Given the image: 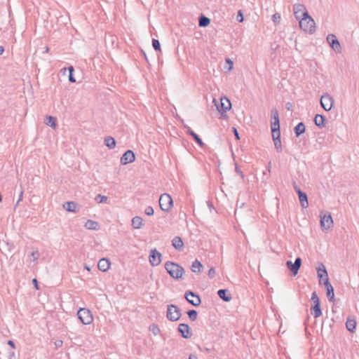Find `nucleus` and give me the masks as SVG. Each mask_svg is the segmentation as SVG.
Returning a JSON list of instances; mask_svg holds the SVG:
<instances>
[{
	"instance_id": "nucleus-1",
	"label": "nucleus",
	"mask_w": 359,
	"mask_h": 359,
	"mask_svg": "<svg viewBox=\"0 0 359 359\" xmlns=\"http://www.w3.org/2000/svg\"><path fill=\"white\" fill-rule=\"evenodd\" d=\"M165 269L169 275L174 279H180L182 278L184 273V269L182 266L172 262H167L165 263Z\"/></svg>"
},
{
	"instance_id": "nucleus-2",
	"label": "nucleus",
	"mask_w": 359,
	"mask_h": 359,
	"mask_svg": "<svg viewBox=\"0 0 359 359\" xmlns=\"http://www.w3.org/2000/svg\"><path fill=\"white\" fill-rule=\"evenodd\" d=\"M299 27L304 32H309V34H313L316 32L315 21L309 15L301 18Z\"/></svg>"
},
{
	"instance_id": "nucleus-3",
	"label": "nucleus",
	"mask_w": 359,
	"mask_h": 359,
	"mask_svg": "<svg viewBox=\"0 0 359 359\" xmlns=\"http://www.w3.org/2000/svg\"><path fill=\"white\" fill-rule=\"evenodd\" d=\"M311 300L313 303V306L311 307V313L315 318H317L322 315V311L320 301L316 291L313 292Z\"/></svg>"
},
{
	"instance_id": "nucleus-4",
	"label": "nucleus",
	"mask_w": 359,
	"mask_h": 359,
	"mask_svg": "<svg viewBox=\"0 0 359 359\" xmlns=\"http://www.w3.org/2000/svg\"><path fill=\"white\" fill-rule=\"evenodd\" d=\"M159 205L164 212H169L173 205V201L171 196L166 193L161 195L159 198Z\"/></svg>"
},
{
	"instance_id": "nucleus-5",
	"label": "nucleus",
	"mask_w": 359,
	"mask_h": 359,
	"mask_svg": "<svg viewBox=\"0 0 359 359\" xmlns=\"http://www.w3.org/2000/svg\"><path fill=\"white\" fill-rule=\"evenodd\" d=\"M77 316L83 325H90L93 320L91 311L86 308H81L77 312Z\"/></svg>"
},
{
	"instance_id": "nucleus-6",
	"label": "nucleus",
	"mask_w": 359,
	"mask_h": 359,
	"mask_svg": "<svg viewBox=\"0 0 359 359\" xmlns=\"http://www.w3.org/2000/svg\"><path fill=\"white\" fill-rule=\"evenodd\" d=\"M182 316L180 309L174 304H169L167 309L166 317L170 321L178 320Z\"/></svg>"
},
{
	"instance_id": "nucleus-7",
	"label": "nucleus",
	"mask_w": 359,
	"mask_h": 359,
	"mask_svg": "<svg viewBox=\"0 0 359 359\" xmlns=\"http://www.w3.org/2000/svg\"><path fill=\"white\" fill-rule=\"evenodd\" d=\"M213 102L221 114H224V113L226 112L231 107L230 100L226 97H221L219 103L216 100V99L213 100Z\"/></svg>"
},
{
	"instance_id": "nucleus-8",
	"label": "nucleus",
	"mask_w": 359,
	"mask_h": 359,
	"mask_svg": "<svg viewBox=\"0 0 359 359\" xmlns=\"http://www.w3.org/2000/svg\"><path fill=\"white\" fill-rule=\"evenodd\" d=\"M184 298L190 304L194 306H198L201 303L200 296L190 290H188L185 292Z\"/></svg>"
},
{
	"instance_id": "nucleus-9",
	"label": "nucleus",
	"mask_w": 359,
	"mask_h": 359,
	"mask_svg": "<svg viewBox=\"0 0 359 359\" xmlns=\"http://www.w3.org/2000/svg\"><path fill=\"white\" fill-rule=\"evenodd\" d=\"M326 40L332 50L337 53H341V47L337 36L333 34L327 36Z\"/></svg>"
},
{
	"instance_id": "nucleus-10",
	"label": "nucleus",
	"mask_w": 359,
	"mask_h": 359,
	"mask_svg": "<svg viewBox=\"0 0 359 359\" xmlns=\"http://www.w3.org/2000/svg\"><path fill=\"white\" fill-rule=\"evenodd\" d=\"M294 14L297 20H300L302 18L309 15L306 7L303 4H297L293 6Z\"/></svg>"
},
{
	"instance_id": "nucleus-11",
	"label": "nucleus",
	"mask_w": 359,
	"mask_h": 359,
	"mask_svg": "<svg viewBox=\"0 0 359 359\" xmlns=\"http://www.w3.org/2000/svg\"><path fill=\"white\" fill-rule=\"evenodd\" d=\"M320 103L321 107L327 111H330L334 103V100L332 97H331L328 94L323 95L320 97Z\"/></svg>"
},
{
	"instance_id": "nucleus-12",
	"label": "nucleus",
	"mask_w": 359,
	"mask_h": 359,
	"mask_svg": "<svg viewBox=\"0 0 359 359\" xmlns=\"http://www.w3.org/2000/svg\"><path fill=\"white\" fill-rule=\"evenodd\" d=\"M149 259L151 266H157L161 262V254L156 249H152L150 251Z\"/></svg>"
},
{
	"instance_id": "nucleus-13",
	"label": "nucleus",
	"mask_w": 359,
	"mask_h": 359,
	"mask_svg": "<svg viewBox=\"0 0 359 359\" xmlns=\"http://www.w3.org/2000/svg\"><path fill=\"white\" fill-rule=\"evenodd\" d=\"M286 265L292 272V275L296 276L302 265V259L300 257H297L294 263H292V261L288 260L286 262Z\"/></svg>"
},
{
	"instance_id": "nucleus-14",
	"label": "nucleus",
	"mask_w": 359,
	"mask_h": 359,
	"mask_svg": "<svg viewBox=\"0 0 359 359\" xmlns=\"http://www.w3.org/2000/svg\"><path fill=\"white\" fill-rule=\"evenodd\" d=\"M271 118L273 120L271 124V131H274V133H276V131H280L278 111L276 109L271 110Z\"/></svg>"
},
{
	"instance_id": "nucleus-15",
	"label": "nucleus",
	"mask_w": 359,
	"mask_h": 359,
	"mask_svg": "<svg viewBox=\"0 0 359 359\" xmlns=\"http://www.w3.org/2000/svg\"><path fill=\"white\" fill-rule=\"evenodd\" d=\"M333 224V220L330 213L320 215V226L323 229L327 230Z\"/></svg>"
},
{
	"instance_id": "nucleus-16",
	"label": "nucleus",
	"mask_w": 359,
	"mask_h": 359,
	"mask_svg": "<svg viewBox=\"0 0 359 359\" xmlns=\"http://www.w3.org/2000/svg\"><path fill=\"white\" fill-rule=\"evenodd\" d=\"M323 284L326 289V295L329 302H333L334 301V287L330 283L329 278H325L323 281Z\"/></svg>"
},
{
	"instance_id": "nucleus-17",
	"label": "nucleus",
	"mask_w": 359,
	"mask_h": 359,
	"mask_svg": "<svg viewBox=\"0 0 359 359\" xmlns=\"http://www.w3.org/2000/svg\"><path fill=\"white\" fill-rule=\"evenodd\" d=\"M178 332L184 339H189L192 336V332L190 327L186 323H180L178 325Z\"/></svg>"
},
{
	"instance_id": "nucleus-18",
	"label": "nucleus",
	"mask_w": 359,
	"mask_h": 359,
	"mask_svg": "<svg viewBox=\"0 0 359 359\" xmlns=\"http://www.w3.org/2000/svg\"><path fill=\"white\" fill-rule=\"evenodd\" d=\"M135 160V155L132 150H127L121 158V163L126 165L133 163Z\"/></svg>"
},
{
	"instance_id": "nucleus-19",
	"label": "nucleus",
	"mask_w": 359,
	"mask_h": 359,
	"mask_svg": "<svg viewBox=\"0 0 359 359\" xmlns=\"http://www.w3.org/2000/svg\"><path fill=\"white\" fill-rule=\"evenodd\" d=\"M272 138L274 142V147L277 152L280 153L283 151L281 140H280V131H271Z\"/></svg>"
},
{
	"instance_id": "nucleus-20",
	"label": "nucleus",
	"mask_w": 359,
	"mask_h": 359,
	"mask_svg": "<svg viewBox=\"0 0 359 359\" xmlns=\"http://www.w3.org/2000/svg\"><path fill=\"white\" fill-rule=\"evenodd\" d=\"M218 297L223 301L228 302L232 299L230 292L227 289H220L217 291Z\"/></svg>"
},
{
	"instance_id": "nucleus-21",
	"label": "nucleus",
	"mask_w": 359,
	"mask_h": 359,
	"mask_svg": "<svg viewBox=\"0 0 359 359\" xmlns=\"http://www.w3.org/2000/svg\"><path fill=\"white\" fill-rule=\"evenodd\" d=\"M110 266V262L109 259L106 258L100 259L97 264V267L99 270L104 272L107 271Z\"/></svg>"
},
{
	"instance_id": "nucleus-22",
	"label": "nucleus",
	"mask_w": 359,
	"mask_h": 359,
	"mask_svg": "<svg viewBox=\"0 0 359 359\" xmlns=\"http://www.w3.org/2000/svg\"><path fill=\"white\" fill-rule=\"evenodd\" d=\"M187 134L191 135L195 142L198 144V145L201 147H203L204 146V143L202 141L201 138L194 132L189 127H187Z\"/></svg>"
},
{
	"instance_id": "nucleus-23",
	"label": "nucleus",
	"mask_w": 359,
	"mask_h": 359,
	"mask_svg": "<svg viewBox=\"0 0 359 359\" xmlns=\"http://www.w3.org/2000/svg\"><path fill=\"white\" fill-rule=\"evenodd\" d=\"M325 117L321 114H316L314 118V123L320 128L325 126Z\"/></svg>"
},
{
	"instance_id": "nucleus-24",
	"label": "nucleus",
	"mask_w": 359,
	"mask_h": 359,
	"mask_svg": "<svg viewBox=\"0 0 359 359\" xmlns=\"http://www.w3.org/2000/svg\"><path fill=\"white\" fill-rule=\"evenodd\" d=\"M172 246L174 247V248L178 251L182 250L183 248V245H184L182 238L179 236H175L172 239Z\"/></svg>"
},
{
	"instance_id": "nucleus-25",
	"label": "nucleus",
	"mask_w": 359,
	"mask_h": 359,
	"mask_svg": "<svg viewBox=\"0 0 359 359\" xmlns=\"http://www.w3.org/2000/svg\"><path fill=\"white\" fill-rule=\"evenodd\" d=\"M63 207L67 212H78L77 203H76L74 201H69V202L65 203L64 204Z\"/></svg>"
},
{
	"instance_id": "nucleus-26",
	"label": "nucleus",
	"mask_w": 359,
	"mask_h": 359,
	"mask_svg": "<svg viewBox=\"0 0 359 359\" xmlns=\"http://www.w3.org/2000/svg\"><path fill=\"white\" fill-rule=\"evenodd\" d=\"M321 266L322 269L320 267H318L317 269L318 277L319 278L320 281L322 279H323L324 280L325 278H328L327 271L325 266L323 264H321Z\"/></svg>"
},
{
	"instance_id": "nucleus-27",
	"label": "nucleus",
	"mask_w": 359,
	"mask_h": 359,
	"mask_svg": "<svg viewBox=\"0 0 359 359\" xmlns=\"http://www.w3.org/2000/svg\"><path fill=\"white\" fill-rule=\"evenodd\" d=\"M301 206L303 208H306L309 206L307 195L305 192H300L298 196Z\"/></svg>"
},
{
	"instance_id": "nucleus-28",
	"label": "nucleus",
	"mask_w": 359,
	"mask_h": 359,
	"mask_svg": "<svg viewBox=\"0 0 359 359\" xmlns=\"http://www.w3.org/2000/svg\"><path fill=\"white\" fill-rule=\"evenodd\" d=\"M132 226L134 229H139L143 226V219L139 216H135L132 219Z\"/></svg>"
},
{
	"instance_id": "nucleus-29",
	"label": "nucleus",
	"mask_w": 359,
	"mask_h": 359,
	"mask_svg": "<svg viewBox=\"0 0 359 359\" xmlns=\"http://www.w3.org/2000/svg\"><path fill=\"white\" fill-rule=\"evenodd\" d=\"M104 142V144L110 149H114L116 144L115 139L111 136L106 137Z\"/></svg>"
},
{
	"instance_id": "nucleus-30",
	"label": "nucleus",
	"mask_w": 359,
	"mask_h": 359,
	"mask_svg": "<svg viewBox=\"0 0 359 359\" xmlns=\"http://www.w3.org/2000/svg\"><path fill=\"white\" fill-rule=\"evenodd\" d=\"M203 269V264L198 260L196 259L192 262L191 264V271L195 273H200L201 272V269Z\"/></svg>"
},
{
	"instance_id": "nucleus-31",
	"label": "nucleus",
	"mask_w": 359,
	"mask_h": 359,
	"mask_svg": "<svg viewBox=\"0 0 359 359\" xmlns=\"http://www.w3.org/2000/svg\"><path fill=\"white\" fill-rule=\"evenodd\" d=\"M305 128L304 123L300 122L294 128V133L297 137H299L305 132Z\"/></svg>"
},
{
	"instance_id": "nucleus-32",
	"label": "nucleus",
	"mask_w": 359,
	"mask_h": 359,
	"mask_svg": "<svg viewBox=\"0 0 359 359\" xmlns=\"http://www.w3.org/2000/svg\"><path fill=\"white\" fill-rule=\"evenodd\" d=\"M346 329L349 332H354V331L355 330V327H356V322H355V320H353V319L348 318L346 322Z\"/></svg>"
},
{
	"instance_id": "nucleus-33",
	"label": "nucleus",
	"mask_w": 359,
	"mask_h": 359,
	"mask_svg": "<svg viewBox=\"0 0 359 359\" xmlns=\"http://www.w3.org/2000/svg\"><path fill=\"white\" fill-rule=\"evenodd\" d=\"M210 23V20L208 17L201 15L198 19V25L201 27H205Z\"/></svg>"
},
{
	"instance_id": "nucleus-34",
	"label": "nucleus",
	"mask_w": 359,
	"mask_h": 359,
	"mask_svg": "<svg viewBox=\"0 0 359 359\" xmlns=\"http://www.w3.org/2000/svg\"><path fill=\"white\" fill-rule=\"evenodd\" d=\"M97 226L98 223L91 219H88L85 224V227L88 229L95 230L97 229Z\"/></svg>"
},
{
	"instance_id": "nucleus-35",
	"label": "nucleus",
	"mask_w": 359,
	"mask_h": 359,
	"mask_svg": "<svg viewBox=\"0 0 359 359\" xmlns=\"http://www.w3.org/2000/svg\"><path fill=\"white\" fill-rule=\"evenodd\" d=\"M46 125L49 126L52 128H56V118L53 116H48L47 117V121L46 122Z\"/></svg>"
},
{
	"instance_id": "nucleus-36",
	"label": "nucleus",
	"mask_w": 359,
	"mask_h": 359,
	"mask_svg": "<svg viewBox=\"0 0 359 359\" xmlns=\"http://www.w3.org/2000/svg\"><path fill=\"white\" fill-rule=\"evenodd\" d=\"M187 315L191 321H195L197 319L198 312L194 309L189 310Z\"/></svg>"
},
{
	"instance_id": "nucleus-37",
	"label": "nucleus",
	"mask_w": 359,
	"mask_h": 359,
	"mask_svg": "<svg viewBox=\"0 0 359 359\" xmlns=\"http://www.w3.org/2000/svg\"><path fill=\"white\" fill-rule=\"evenodd\" d=\"M68 71H69V81L71 82V83H75L76 82V79L73 75V72H74V69L72 66H69L68 68H67Z\"/></svg>"
},
{
	"instance_id": "nucleus-38",
	"label": "nucleus",
	"mask_w": 359,
	"mask_h": 359,
	"mask_svg": "<svg viewBox=\"0 0 359 359\" xmlns=\"http://www.w3.org/2000/svg\"><path fill=\"white\" fill-rule=\"evenodd\" d=\"M95 201L99 203H107V197L105 196H102L101 194H97L96 196H95Z\"/></svg>"
},
{
	"instance_id": "nucleus-39",
	"label": "nucleus",
	"mask_w": 359,
	"mask_h": 359,
	"mask_svg": "<svg viewBox=\"0 0 359 359\" xmlns=\"http://www.w3.org/2000/svg\"><path fill=\"white\" fill-rule=\"evenodd\" d=\"M152 46L155 50L160 51L161 50V44L158 40L153 39H152Z\"/></svg>"
},
{
	"instance_id": "nucleus-40",
	"label": "nucleus",
	"mask_w": 359,
	"mask_h": 359,
	"mask_svg": "<svg viewBox=\"0 0 359 359\" xmlns=\"http://www.w3.org/2000/svg\"><path fill=\"white\" fill-rule=\"evenodd\" d=\"M149 330L154 334L157 335L160 332V329L156 325L152 324L149 326Z\"/></svg>"
},
{
	"instance_id": "nucleus-41",
	"label": "nucleus",
	"mask_w": 359,
	"mask_h": 359,
	"mask_svg": "<svg viewBox=\"0 0 359 359\" xmlns=\"http://www.w3.org/2000/svg\"><path fill=\"white\" fill-rule=\"evenodd\" d=\"M154 212V209L151 206H147L144 210V213L148 216L153 215Z\"/></svg>"
},
{
	"instance_id": "nucleus-42",
	"label": "nucleus",
	"mask_w": 359,
	"mask_h": 359,
	"mask_svg": "<svg viewBox=\"0 0 359 359\" xmlns=\"http://www.w3.org/2000/svg\"><path fill=\"white\" fill-rule=\"evenodd\" d=\"M272 19H273V21L275 22V23H278L280 22V15L279 13H275L272 16Z\"/></svg>"
},
{
	"instance_id": "nucleus-43",
	"label": "nucleus",
	"mask_w": 359,
	"mask_h": 359,
	"mask_svg": "<svg viewBox=\"0 0 359 359\" xmlns=\"http://www.w3.org/2000/svg\"><path fill=\"white\" fill-rule=\"evenodd\" d=\"M215 269L214 267H211L208 271V276L210 278H213L215 275Z\"/></svg>"
},
{
	"instance_id": "nucleus-44",
	"label": "nucleus",
	"mask_w": 359,
	"mask_h": 359,
	"mask_svg": "<svg viewBox=\"0 0 359 359\" xmlns=\"http://www.w3.org/2000/svg\"><path fill=\"white\" fill-rule=\"evenodd\" d=\"M236 19H237V21L239 22H241L243 21V15L241 11H239L238 12Z\"/></svg>"
},
{
	"instance_id": "nucleus-45",
	"label": "nucleus",
	"mask_w": 359,
	"mask_h": 359,
	"mask_svg": "<svg viewBox=\"0 0 359 359\" xmlns=\"http://www.w3.org/2000/svg\"><path fill=\"white\" fill-rule=\"evenodd\" d=\"M226 62L229 65V68H228V70H231L233 69V62L231 61V59L229 58H226L225 60Z\"/></svg>"
},
{
	"instance_id": "nucleus-46",
	"label": "nucleus",
	"mask_w": 359,
	"mask_h": 359,
	"mask_svg": "<svg viewBox=\"0 0 359 359\" xmlns=\"http://www.w3.org/2000/svg\"><path fill=\"white\" fill-rule=\"evenodd\" d=\"M232 130L233 132V134L235 135V137L236 138V140H240V136H239V133L237 130V129L234 127L232 128Z\"/></svg>"
},
{
	"instance_id": "nucleus-47",
	"label": "nucleus",
	"mask_w": 359,
	"mask_h": 359,
	"mask_svg": "<svg viewBox=\"0 0 359 359\" xmlns=\"http://www.w3.org/2000/svg\"><path fill=\"white\" fill-rule=\"evenodd\" d=\"M32 256L33 257L34 260L37 259L39 258V253L38 250L33 251L32 252Z\"/></svg>"
},
{
	"instance_id": "nucleus-48",
	"label": "nucleus",
	"mask_w": 359,
	"mask_h": 359,
	"mask_svg": "<svg viewBox=\"0 0 359 359\" xmlns=\"http://www.w3.org/2000/svg\"><path fill=\"white\" fill-rule=\"evenodd\" d=\"M235 170L239 175H241L242 178H244V175L243 174V172L240 170L237 165H236Z\"/></svg>"
},
{
	"instance_id": "nucleus-49",
	"label": "nucleus",
	"mask_w": 359,
	"mask_h": 359,
	"mask_svg": "<svg viewBox=\"0 0 359 359\" xmlns=\"http://www.w3.org/2000/svg\"><path fill=\"white\" fill-rule=\"evenodd\" d=\"M294 189L295 191L297 192V194H298V196L299 195L300 192H303L300 189V188L297 185H296L295 184H294Z\"/></svg>"
},
{
	"instance_id": "nucleus-50",
	"label": "nucleus",
	"mask_w": 359,
	"mask_h": 359,
	"mask_svg": "<svg viewBox=\"0 0 359 359\" xmlns=\"http://www.w3.org/2000/svg\"><path fill=\"white\" fill-rule=\"evenodd\" d=\"M22 196H23V191L21 190L20 195H19V198L16 203V205H18L19 204L20 201L22 199Z\"/></svg>"
},
{
	"instance_id": "nucleus-51",
	"label": "nucleus",
	"mask_w": 359,
	"mask_h": 359,
	"mask_svg": "<svg viewBox=\"0 0 359 359\" xmlns=\"http://www.w3.org/2000/svg\"><path fill=\"white\" fill-rule=\"evenodd\" d=\"M32 283L34 285V287L36 289V290H39V285H38V281L36 278H34L32 279Z\"/></svg>"
},
{
	"instance_id": "nucleus-52",
	"label": "nucleus",
	"mask_w": 359,
	"mask_h": 359,
	"mask_svg": "<svg viewBox=\"0 0 359 359\" xmlns=\"http://www.w3.org/2000/svg\"><path fill=\"white\" fill-rule=\"evenodd\" d=\"M8 345H9L11 347H12L13 348H15V343L12 340H8V342H7Z\"/></svg>"
},
{
	"instance_id": "nucleus-53",
	"label": "nucleus",
	"mask_w": 359,
	"mask_h": 359,
	"mask_svg": "<svg viewBox=\"0 0 359 359\" xmlns=\"http://www.w3.org/2000/svg\"><path fill=\"white\" fill-rule=\"evenodd\" d=\"M189 359H198V357L195 354H190L189 356Z\"/></svg>"
},
{
	"instance_id": "nucleus-54",
	"label": "nucleus",
	"mask_w": 359,
	"mask_h": 359,
	"mask_svg": "<svg viewBox=\"0 0 359 359\" xmlns=\"http://www.w3.org/2000/svg\"><path fill=\"white\" fill-rule=\"evenodd\" d=\"M62 341H60V340L57 341L55 342V346H56L57 347L62 346Z\"/></svg>"
},
{
	"instance_id": "nucleus-55",
	"label": "nucleus",
	"mask_w": 359,
	"mask_h": 359,
	"mask_svg": "<svg viewBox=\"0 0 359 359\" xmlns=\"http://www.w3.org/2000/svg\"><path fill=\"white\" fill-rule=\"evenodd\" d=\"M4 52V48L2 46H0V55L3 54Z\"/></svg>"
},
{
	"instance_id": "nucleus-56",
	"label": "nucleus",
	"mask_w": 359,
	"mask_h": 359,
	"mask_svg": "<svg viewBox=\"0 0 359 359\" xmlns=\"http://www.w3.org/2000/svg\"><path fill=\"white\" fill-rule=\"evenodd\" d=\"M85 269H87L88 271L90 270V268L86 265L85 266Z\"/></svg>"
},
{
	"instance_id": "nucleus-57",
	"label": "nucleus",
	"mask_w": 359,
	"mask_h": 359,
	"mask_svg": "<svg viewBox=\"0 0 359 359\" xmlns=\"http://www.w3.org/2000/svg\"><path fill=\"white\" fill-rule=\"evenodd\" d=\"M204 350L207 352H209L210 351V349L208 348H205Z\"/></svg>"
},
{
	"instance_id": "nucleus-58",
	"label": "nucleus",
	"mask_w": 359,
	"mask_h": 359,
	"mask_svg": "<svg viewBox=\"0 0 359 359\" xmlns=\"http://www.w3.org/2000/svg\"><path fill=\"white\" fill-rule=\"evenodd\" d=\"M270 164H271V163H269V165H270ZM270 168H271V166L269 165V169H268V172H270V171H271V170H270Z\"/></svg>"
},
{
	"instance_id": "nucleus-59",
	"label": "nucleus",
	"mask_w": 359,
	"mask_h": 359,
	"mask_svg": "<svg viewBox=\"0 0 359 359\" xmlns=\"http://www.w3.org/2000/svg\"><path fill=\"white\" fill-rule=\"evenodd\" d=\"M198 348L199 350L202 351V348H201V347L200 346H198Z\"/></svg>"
}]
</instances>
